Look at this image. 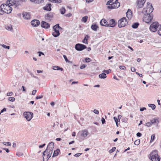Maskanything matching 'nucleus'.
Instances as JSON below:
<instances>
[{"mask_svg": "<svg viewBox=\"0 0 161 161\" xmlns=\"http://www.w3.org/2000/svg\"><path fill=\"white\" fill-rule=\"evenodd\" d=\"M106 5H108V9H112L118 8L120 6V3L118 0H109Z\"/></svg>", "mask_w": 161, "mask_h": 161, "instance_id": "obj_1", "label": "nucleus"}, {"mask_svg": "<svg viewBox=\"0 0 161 161\" xmlns=\"http://www.w3.org/2000/svg\"><path fill=\"white\" fill-rule=\"evenodd\" d=\"M149 158L152 161H160V156L158 155V151L155 150L152 152L150 154Z\"/></svg>", "mask_w": 161, "mask_h": 161, "instance_id": "obj_2", "label": "nucleus"}, {"mask_svg": "<svg viewBox=\"0 0 161 161\" xmlns=\"http://www.w3.org/2000/svg\"><path fill=\"white\" fill-rule=\"evenodd\" d=\"M61 28L59 26V24H58L54 26L53 27V30L54 32H53L52 35L54 37H57L60 35L59 30L58 29Z\"/></svg>", "mask_w": 161, "mask_h": 161, "instance_id": "obj_3", "label": "nucleus"}, {"mask_svg": "<svg viewBox=\"0 0 161 161\" xmlns=\"http://www.w3.org/2000/svg\"><path fill=\"white\" fill-rule=\"evenodd\" d=\"M3 8L5 11V13L7 14H10L11 13L12 10V8L10 6L9 4H2L0 6V8Z\"/></svg>", "mask_w": 161, "mask_h": 161, "instance_id": "obj_4", "label": "nucleus"}, {"mask_svg": "<svg viewBox=\"0 0 161 161\" xmlns=\"http://www.w3.org/2000/svg\"><path fill=\"white\" fill-rule=\"evenodd\" d=\"M127 23L126 19L125 17H123L118 21V26L119 28L123 27L125 26Z\"/></svg>", "mask_w": 161, "mask_h": 161, "instance_id": "obj_5", "label": "nucleus"}, {"mask_svg": "<svg viewBox=\"0 0 161 161\" xmlns=\"http://www.w3.org/2000/svg\"><path fill=\"white\" fill-rule=\"evenodd\" d=\"M153 8L152 5H150L149 7H147L146 8H143L142 12L144 13H145V14L150 15V14L153 11Z\"/></svg>", "mask_w": 161, "mask_h": 161, "instance_id": "obj_6", "label": "nucleus"}, {"mask_svg": "<svg viewBox=\"0 0 161 161\" xmlns=\"http://www.w3.org/2000/svg\"><path fill=\"white\" fill-rule=\"evenodd\" d=\"M24 116L26 118L27 121H30L32 118L33 114L30 112H25L23 113Z\"/></svg>", "mask_w": 161, "mask_h": 161, "instance_id": "obj_7", "label": "nucleus"}, {"mask_svg": "<svg viewBox=\"0 0 161 161\" xmlns=\"http://www.w3.org/2000/svg\"><path fill=\"white\" fill-rule=\"evenodd\" d=\"M158 26L159 24L157 22H153L150 25V30L151 31L154 32L157 30Z\"/></svg>", "mask_w": 161, "mask_h": 161, "instance_id": "obj_8", "label": "nucleus"}, {"mask_svg": "<svg viewBox=\"0 0 161 161\" xmlns=\"http://www.w3.org/2000/svg\"><path fill=\"white\" fill-rule=\"evenodd\" d=\"M86 48V47L84 45L77 43L75 45V49L78 51H81Z\"/></svg>", "mask_w": 161, "mask_h": 161, "instance_id": "obj_9", "label": "nucleus"}, {"mask_svg": "<svg viewBox=\"0 0 161 161\" xmlns=\"http://www.w3.org/2000/svg\"><path fill=\"white\" fill-rule=\"evenodd\" d=\"M143 21L145 22L149 23L151 22L153 19V17L151 15L145 14L143 18Z\"/></svg>", "mask_w": 161, "mask_h": 161, "instance_id": "obj_10", "label": "nucleus"}, {"mask_svg": "<svg viewBox=\"0 0 161 161\" xmlns=\"http://www.w3.org/2000/svg\"><path fill=\"white\" fill-rule=\"evenodd\" d=\"M53 13L50 12L48 14H46L45 15V18L46 20L51 21L52 20L53 17Z\"/></svg>", "mask_w": 161, "mask_h": 161, "instance_id": "obj_11", "label": "nucleus"}, {"mask_svg": "<svg viewBox=\"0 0 161 161\" xmlns=\"http://www.w3.org/2000/svg\"><path fill=\"white\" fill-rule=\"evenodd\" d=\"M41 25L42 27L45 29H48L50 27V24L49 23L44 21L41 22Z\"/></svg>", "mask_w": 161, "mask_h": 161, "instance_id": "obj_12", "label": "nucleus"}, {"mask_svg": "<svg viewBox=\"0 0 161 161\" xmlns=\"http://www.w3.org/2000/svg\"><path fill=\"white\" fill-rule=\"evenodd\" d=\"M31 23L32 26L37 27L39 25L40 22L39 20L34 19L31 21Z\"/></svg>", "mask_w": 161, "mask_h": 161, "instance_id": "obj_13", "label": "nucleus"}, {"mask_svg": "<svg viewBox=\"0 0 161 161\" xmlns=\"http://www.w3.org/2000/svg\"><path fill=\"white\" fill-rule=\"evenodd\" d=\"M22 15L23 17L25 19H29L31 18V15L30 13L23 12Z\"/></svg>", "mask_w": 161, "mask_h": 161, "instance_id": "obj_14", "label": "nucleus"}, {"mask_svg": "<svg viewBox=\"0 0 161 161\" xmlns=\"http://www.w3.org/2000/svg\"><path fill=\"white\" fill-rule=\"evenodd\" d=\"M116 24V23L115 22V20L114 19H112L110 20L109 23L108 24V26L114 27Z\"/></svg>", "mask_w": 161, "mask_h": 161, "instance_id": "obj_15", "label": "nucleus"}, {"mask_svg": "<svg viewBox=\"0 0 161 161\" xmlns=\"http://www.w3.org/2000/svg\"><path fill=\"white\" fill-rule=\"evenodd\" d=\"M146 0H141L137 1V6L139 8H142L143 7L144 3L145 2Z\"/></svg>", "mask_w": 161, "mask_h": 161, "instance_id": "obj_16", "label": "nucleus"}, {"mask_svg": "<svg viewBox=\"0 0 161 161\" xmlns=\"http://www.w3.org/2000/svg\"><path fill=\"white\" fill-rule=\"evenodd\" d=\"M52 5L51 3H49L47 4L46 6L43 8V9L44 10H47V11H50L51 10V7Z\"/></svg>", "mask_w": 161, "mask_h": 161, "instance_id": "obj_17", "label": "nucleus"}, {"mask_svg": "<svg viewBox=\"0 0 161 161\" xmlns=\"http://www.w3.org/2000/svg\"><path fill=\"white\" fill-rule=\"evenodd\" d=\"M100 24L102 26L106 27H108V26L106 20L104 19H103L100 21Z\"/></svg>", "mask_w": 161, "mask_h": 161, "instance_id": "obj_18", "label": "nucleus"}, {"mask_svg": "<svg viewBox=\"0 0 161 161\" xmlns=\"http://www.w3.org/2000/svg\"><path fill=\"white\" fill-rule=\"evenodd\" d=\"M53 150H50V149H48V148H47L46 150L43 152V156H45L46 155V153H47V154H49L50 155H51Z\"/></svg>", "mask_w": 161, "mask_h": 161, "instance_id": "obj_19", "label": "nucleus"}, {"mask_svg": "<svg viewBox=\"0 0 161 161\" xmlns=\"http://www.w3.org/2000/svg\"><path fill=\"white\" fill-rule=\"evenodd\" d=\"M54 147V143L53 142H51L48 144L47 148L50 149V150H51L52 151V150H53Z\"/></svg>", "mask_w": 161, "mask_h": 161, "instance_id": "obj_20", "label": "nucleus"}, {"mask_svg": "<svg viewBox=\"0 0 161 161\" xmlns=\"http://www.w3.org/2000/svg\"><path fill=\"white\" fill-rule=\"evenodd\" d=\"M15 0H8L6 3L7 4L10 5V6L14 5Z\"/></svg>", "mask_w": 161, "mask_h": 161, "instance_id": "obj_21", "label": "nucleus"}, {"mask_svg": "<svg viewBox=\"0 0 161 161\" xmlns=\"http://www.w3.org/2000/svg\"><path fill=\"white\" fill-rule=\"evenodd\" d=\"M88 135V132L86 130H82L81 133V136L84 137H86Z\"/></svg>", "mask_w": 161, "mask_h": 161, "instance_id": "obj_22", "label": "nucleus"}, {"mask_svg": "<svg viewBox=\"0 0 161 161\" xmlns=\"http://www.w3.org/2000/svg\"><path fill=\"white\" fill-rule=\"evenodd\" d=\"M22 3L20 0H15V2L14 3L15 8H16L18 7Z\"/></svg>", "mask_w": 161, "mask_h": 161, "instance_id": "obj_23", "label": "nucleus"}, {"mask_svg": "<svg viewBox=\"0 0 161 161\" xmlns=\"http://www.w3.org/2000/svg\"><path fill=\"white\" fill-rule=\"evenodd\" d=\"M91 28L93 30L96 31L97 29L98 28V26L97 25L94 24L92 25Z\"/></svg>", "mask_w": 161, "mask_h": 161, "instance_id": "obj_24", "label": "nucleus"}, {"mask_svg": "<svg viewBox=\"0 0 161 161\" xmlns=\"http://www.w3.org/2000/svg\"><path fill=\"white\" fill-rule=\"evenodd\" d=\"M59 152L60 150L59 149H57L56 150H55L54 152L52 157H54L58 156Z\"/></svg>", "mask_w": 161, "mask_h": 161, "instance_id": "obj_25", "label": "nucleus"}, {"mask_svg": "<svg viewBox=\"0 0 161 161\" xmlns=\"http://www.w3.org/2000/svg\"><path fill=\"white\" fill-rule=\"evenodd\" d=\"M51 155L49 154H47V155L46 156V155L45 156H43V161H47L49 158L51 157Z\"/></svg>", "mask_w": 161, "mask_h": 161, "instance_id": "obj_26", "label": "nucleus"}, {"mask_svg": "<svg viewBox=\"0 0 161 161\" xmlns=\"http://www.w3.org/2000/svg\"><path fill=\"white\" fill-rule=\"evenodd\" d=\"M139 25V23L138 22H135L131 26L133 29H136L137 28Z\"/></svg>", "mask_w": 161, "mask_h": 161, "instance_id": "obj_27", "label": "nucleus"}, {"mask_svg": "<svg viewBox=\"0 0 161 161\" xmlns=\"http://www.w3.org/2000/svg\"><path fill=\"white\" fill-rule=\"evenodd\" d=\"M89 37V36L88 35H86L85 36L84 39L82 41L85 44H87V40Z\"/></svg>", "mask_w": 161, "mask_h": 161, "instance_id": "obj_28", "label": "nucleus"}, {"mask_svg": "<svg viewBox=\"0 0 161 161\" xmlns=\"http://www.w3.org/2000/svg\"><path fill=\"white\" fill-rule=\"evenodd\" d=\"M53 70H60L61 71H62L63 70V69L60 67L57 66H53Z\"/></svg>", "mask_w": 161, "mask_h": 161, "instance_id": "obj_29", "label": "nucleus"}, {"mask_svg": "<svg viewBox=\"0 0 161 161\" xmlns=\"http://www.w3.org/2000/svg\"><path fill=\"white\" fill-rule=\"evenodd\" d=\"M99 77L101 79H105L107 77L106 74L104 73H103L99 75Z\"/></svg>", "mask_w": 161, "mask_h": 161, "instance_id": "obj_30", "label": "nucleus"}, {"mask_svg": "<svg viewBox=\"0 0 161 161\" xmlns=\"http://www.w3.org/2000/svg\"><path fill=\"white\" fill-rule=\"evenodd\" d=\"M66 11V10L65 8L62 7V8L60 9V13L62 14H64L65 12Z\"/></svg>", "mask_w": 161, "mask_h": 161, "instance_id": "obj_31", "label": "nucleus"}, {"mask_svg": "<svg viewBox=\"0 0 161 161\" xmlns=\"http://www.w3.org/2000/svg\"><path fill=\"white\" fill-rule=\"evenodd\" d=\"M132 13L130 10V9H128L127 12L126 13V16L127 17H131V16Z\"/></svg>", "mask_w": 161, "mask_h": 161, "instance_id": "obj_32", "label": "nucleus"}, {"mask_svg": "<svg viewBox=\"0 0 161 161\" xmlns=\"http://www.w3.org/2000/svg\"><path fill=\"white\" fill-rule=\"evenodd\" d=\"M88 19V16H85L82 18L81 21L84 23H86L87 22Z\"/></svg>", "mask_w": 161, "mask_h": 161, "instance_id": "obj_33", "label": "nucleus"}, {"mask_svg": "<svg viewBox=\"0 0 161 161\" xmlns=\"http://www.w3.org/2000/svg\"><path fill=\"white\" fill-rule=\"evenodd\" d=\"M148 106L151 107L153 110L154 109L156 108V106L155 105L153 104H149Z\"/></svg>", "mask_w": 161, "mask_h": 161, "instance_id": "obj_34", "label": "nucleus"}, {"mask_svg": "<svg viewBox=\"0 0 161 161\" xmlns=\"http://www.w3.org/2000/svg\"><path fill=\"white\" fill-rule=\"evenodd\" d=\"M6 29L8 31H11L12 30H13V28L11 25H9L8 26H6Z\"/></svg>", "mask_w": 161, "mask_h": 161, "instance_id": "obj_35", "label": "nucleus"}, {"mask_svg": "<svg viewBox=\"0 0 161 161\" xmlns=\"http://www.w3.org/2000/svg\"><path fill=\"white\" fill-rule=\"evenodd\" d=\"M157 121H158V123L159 122V121L157 119H156V118H154V119L151 120V122L152 124H153L156 123Z\"/></svg>", "mask_w": 161, "mask_h": 161, "instance_id": "obj_36", "label": "nucleus"}, {"mask_svg": "<svg viewBox=\"0 0 161 161\" xmlns=\"http://www.w3.org/2000/svg\"><path fill=\"white\" fill-rule=\"evenodd\" d=\"M1 47H2L4 48H7L8 49H9L10 48V47L9 46H7L4 44L0 45V49Z\"/></svg>", "mask_w": 161, "mask_h": 161, "instance_id": "obj_37", "label": "nucleus"}, {"mask_svg": "<svg viewBox=\"0 0 161 161\" xmlns=\"http://www.w3.org/2000/svg\"><path fill=\"white\" fill-rule=\"evenodd\" d=\"M2 8H1L0 7V15H3L5 13V11L4 9L2 7Z\"/></svg>", "mask_w": 161, "mask_h": 161, "instance_id": "obj_38", "label": "nucleus"}, {"mask_svg": "<svg viewBox=\"0 0 161 161\" xmlns=\"http://www.w3.org/2000/svg\"><path fill=\"white\" fill-rule=\"evenodd\" d=\"M155 138V136L154 134H153L151 136V139L150 141V142H151L154 140Z\"/></svg>", "mask_w": 161, "mask_h": 161, "instance_id": "obj_39", "label": "nucleus"}, {"mask_svg": "<svg viewBox=\"0 0 161 161\" xmlns=\"http://www.w3.org/2000/svg\"><path fill=\"white\" fill-rule=\"evenodd\" d=\"M44 0H36L35 3L39 4L43 3Z\"/></svg>", "mask_w": 161, "mask_h": 161, "instance_id": "obj_40", "label": "nucleus"}, {"mask_svg": "<svg viewBox=\"0 0 161 161\" xmlns=\"http://www.w3.org/2000/svg\"><path fill=\"white\" fill-rule=\"evenodd\" d=\"M8 99L9 101L13 102L15 101V98L14 97H9Z\"/></svg>", "mask_w": 161, "mask_h": 161, "instance_id": "obj_41", "label": "nucleus"}, {"mask_svg": "<svg viewBox=\"0 0 161 161\" xmlns=\"http://www.w3.org/2000/svg\"><path fill=\"white\" fill-rule=\"evenodd\" d=\"M140 140H136L134 142V144L136 145H138L140 144Z\"/></svg>", "mask_w": 161, "mask_h": 161, "instance_id": "obj_42", "label": "nucleus"}, {"mask_svg": "<svg viewBox=\"0 0 161 161\" xmlns=\"http://www.w3.org/2000/svg\"><path fill=\"white\" fill-rule=\"evenodd\" d=\"M119 68L120 69L123 70H125L126 69L125 67L124 66H119Z\"/></svg>", "mask_w": 161, "mask_h": 161, "instance_id": "obj_43", "label": "nucleus"}, {"mask_svg": "<svg viewBox=\"0 0 161 161\" xmlns=\"http://www.w3.org/2000/svg\"><path fill=\"white\" fill-rule=\"evenodd\" d=\"M91 61V58H85V62L86 63H88Z\"/></svg>", "mask_w": 161, "mask_h": 161, "instance_id": "obj_44", "label": "nucleus"}, {"mask_svg": "<svg viewBox=\"0 0 161 161\" xmlns=\"http://www.w3.org/2000/svg\"><path fill=\"white\" fill-rule=\"evenodd\" d=\"M63 57L64 58L65 61L66 62H69V60H68V59L66 56L65 55H63Z\"/></svg>", "mask_w": 161, "mask_h": 161, "instance_id": "obj_45", "label": "nucleus"}, {"mask_svg": "<svg viewBox=\"0 0 161 161\" xmlns=\"http://www.w3.org/2000/svg\"><path fill=\"white\" fill-rule=\"evenodd\" d=\"M54 3H59L62 2V0H54Z\"/></svg>", "mask_w": 161, "mask_h": 161, "instance_id": "obj_46", "label": "nucleus"}, {"mask_svg": "<svg viewBox=\"0 0 161 161\" xmlns=\"http://www.w3.org/2000/svg\"><path fill=\"white\" fill-rule=\"evenodd\" d=\"M116 148V147H113L112 149L109 150V152L110 153H112L115 150Z\"/></svg>", "mask_w": 161, "mask_h": 161, "instance_id": "obj_47", "label": "nucleus"}, {"mask_svg": "<svg viewBox=\"0 0 161 161\" xmlns=\"http://www.w3.org/2000/svg\"><path fill=\"white\" fill-rule=\"evenodd\" d=\"M158 33L159 35L161 36V26L159 28L158 31Z\"/></svg>", "mask_w": 161, "mask_h": 161, "instance_id": "obj_48", "label": "nucleus"}, {"mask_svg": "<svg viewBox=\"0 0 161 161\" xmlns=\"http://www.w3.org/2000/svg\"><path fill=\"white\" fill-rule=\"evenodd\" d=\"M110 71H111V70L110 69H109L108 70H104L103 71V72H104L106 73L107 74H109Z\"/></svg>", "mask_w": 161, "mask_h": 161, "instance_id": "obj_49", "label": "nucleus"}, {"mask_svg": "<svg viewBox=\"0 0 161 161\" xmlns=\"http://www.w3.org/2000/svg\"><path fill=\"white\" fill-rule=\"evenodd\" d=\"M86 66V64H82L81 65L80 67V68L81 69H82L85 68Z\"/></svg>", "mask_w": 161, "mask_h": 161, "instance_id": "obj_50", "label": "nucleus"}, {"mask_svg": "<svg viewBox=\"0 0 161 161\" xmlns=\"http://www.w3.org/2000/svg\"><path fill=\"white\" fill-rule=\"evenodd\" d=\"M152 124L151 122H147L146 124V125L147 127H150L151 126Z\"/></svg>", "mask_w": 161, "mask_h": 161, "instance_id": "obj_51", "label": "nucleus"}, {"mask_svg": "<svg viewBox=\"0 0 161 161\" xmlns=\"http://www.w3.org/2000/svg\"><path fill=\"white\" fill-rule=\"evenodd\" d=\"M43 97V95H41L40 96H38L36 97V99H41Z\"/></svg>", "mask_w": 161, "mask_h": 161, "instance_id": "obj_52", "label": "nucleus"}, {"mask_svg": "<svg viewBox=\"0 0 161 161\" xmlns=\"http://www.w3.org/2000/svg\"><path fill=\"white\" fill-rule=\"evenodd\" d=\"M102 123L103 124H104L105 123V119L102 117L101 119Z\"/></svg>", "mask_w": 161, "mask_h": 161, "instance_id": "obj_53", "label": "nucleus"}, {"mask_svg": "<svg viewBox=\"0 0 161 161\" xmlns=\"http://www.w3.org/2000/svg\"><path fill=\"white\" fill-rule=\"evenodd\" d=\"M93 112L95 114H98L99 113V111L97 110L96 109L94 110Z\"/></svg>", "mask_w": 161, "mask_h": 161, "instance_id": "obj_54", "label": "nucleus"}, {"mask_svg": "<svg viewBox=\"0 0 161 161\" xmlns=\"http://www.w3.org/2000/svg\"><path fill=\"white\" fill-rule=\"evenodd\" d=\"M82 154V153H78L75 154L74 156L76 157H78Z\"/></svg>", "mask_w": 161, "mask_h": 161, "instance_id": "obj_55", "label": "nucleus"}, {"mask_svg": "<svg viewBox=\"0 0 161 161\" xmlns=\"http://www.w3.org/2000/svg\"><path fill=\"white\" fill-rule=\"evenodd\" d=\"M136 136L138 137H140L142 136V134L140 132H138L136 134Z\"/></svg>", "mask_w": 161, "mask_h": 161, "instance_id": "obj_56", "label": "nucleus"}, {"mask_svg": "<svg viewBox=\"0 0 161 161\" xmlns=\"http://www.w3.org/2000/svg\"><path fill=\"white\" fill-rule=\"evenodd\" d=\"M114 119L115 123L117 122H119V120L118 119H117V118L115 117H114Z\"/></svg>", "mask_w": 161, "mask_h": 161, "instance_id": "obj_57", "label": "nucleus"}, {"mask_svg": "<svg viewBox=\"0 0 161 161\" xmlns=\"http://www.w3.org/2000/svg\"><path fill=\"white\" fill-rule=\"evenodd\" d=\"M13 93L12 92H8L7 93V96H12L13 94Z\"/></svg>", "mask_w": 161, "mask_h": 161, "instance_id": "obj_58", "label": "nucleus"}, {"mask_svg": "<svg viewBox=\"0 0 161 161\" xmlns=\"http://www.w3.org/2000/svg\"><path fill=\"white\" fill-rule=\"evenodd\" d=\"M36 90H33L32 92V95H35L36 94Z\"/></svg>", "mask_w": 161, "mask_h": 161, "instance_id": "obj_59", "label": "nucleus"}, {"mask_svg": "<svg viewBox=\"0 0 161 161\" xmlns=\"http://www.w3.org/2000/svg\"><path fill=\"white\" fill-rule=\"evenodd\" d=\"M38 53H39V56H40L41 55V54H42L43 55H44V53L42 52H40V51L38 52Z\"/></svg>", "mask_w": 161, "mask_h": 161, "instance_id": "obj_60", "label": "nucleus"}, {"mask_svg": "<svg viewBox=\"0 0 161 161\" xmlns=\"http://www.w3.org/2000/svg\"><path fill=\"white\" fill-rule=\"evenodd\" d=\"M4 143H5V145L7 146H11V143L10 142H4Z\"/></svg>", "mask_w": 161, "mask_h": 161, "instance_id": "obj_61", "label": "nucleus"}, {"mask_svg": "<svg viewBox=\"0 0 161 161\" xmlns=\"http://www.w3.org/2000/svg\"><path fill=\"white\" fill-rule=\"evenodd\" d=\"M6 108H4L1 111V113H3L4 111H6Z\"/></svg>", "mask_w": 161, "mask_h": 161, "instance_id": "obj_62", "label": "nucleus"}, {"mask_svg": "<svg viewBox=\"0 0 161 161\" xmlns=\"http://www.w3.org/2000/svg\"><path fill=\"white\" fill-rule=\"evenodd\" d=\"M131 70L132 72H135L136 71L135 68L134 67H132L131 69Z\"/></svg>", "mask_w": 161, "mask_h": 161, "instance_id": "obj_63", "label": "nucleus"}, {"mask_svg": "<svg viewBox=\"0 0 161 161\" xmlns=\"http://www.w3.org/2000/svg\"><path fill=\"white\" fill-rule=\"evenodd\" d=\"M146 108H145V107L142 108H140V111H142L143 110H146Z\"/></svg>", "mask_w": 161, "mask_h": 161, "instance_id": "obj_64", "label": "nucleus"}]
</instances>
